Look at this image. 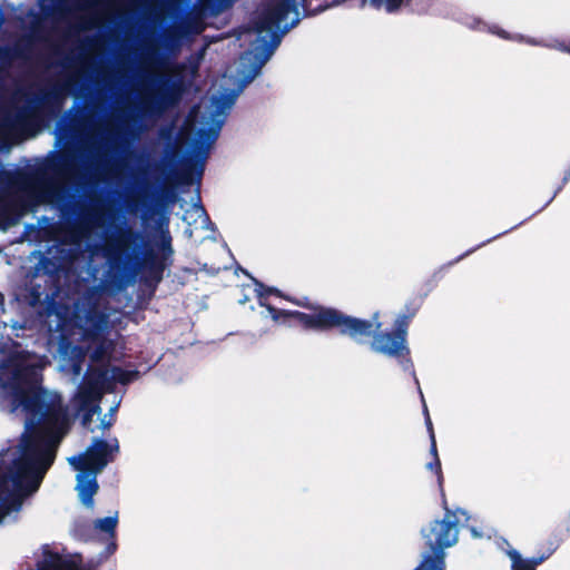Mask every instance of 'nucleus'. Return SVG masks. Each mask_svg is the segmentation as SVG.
I'll list each match as a JSON object with an SVG mask.
<instances>
[{
	"instance_id": "obj_1",
	"label": "nucleus",
	"mask_w": 570,
	"mask_h": 570,
	"mask_svg": "<svg viewBox=\"0 0 570 570\" xmlns=\"http://www.w3.org/2000/svg\"><path fill=\"white\" fill-rule=\"evenodd\" d=\"M0 407L8 413L21 410L26 416L20 453L9 465L7 479L13 488L36 493L68 426L62 399L42 386L39 367L11 353L0 363Z\"/></svg>"
},
{
	"instance_id": "obj_2",
	"label": "nucleus",
	"mask_w": 570,
	"mask_h": 570,
	"mask_svg": "<svg viewBox=\"0 0 570 570\" xmlns=\"http://www.w3.org/2000/svg\"><path fill=\"white\" fill-rule=\"evenodd\" d=\"M116 166L97 151L80 171L76 150L67 148L50 151L33 173V186L17 196L24 213H33L40 205H56L63 218L77 216L81 228L95 218V209L71 200L65 183L73 179L77 186L92 187L115 173Z\"/></svg>"
},
{
	"instance_id": "obj_3",
	"label": "nucleus",
	"mask_w": 570,
	"mask_h": 570,
	"mask_svg": "<svg viewBox=\"0 0 570 570\" xmlns=\"http://www.w3.org/2000/svg\"><path fill=\"white\" fill-rule=\"evenodd\" d=\"M258 303L266 307L272 320L287 327H301L303 331L331 332L336 331L342 336L368 334L371 324L358 317L347 315L342 311L313 304L307 298L298 299L285 295L276 287H266L256 283Z\"/></svg>"
},
{
	"instance_id": "obj_4",
	"label": "nucleus",
	"mask_w": 570,
	"mask_h": 570,
	"mask_svg": "<svg viewBox=\"0 0 570 570\" xmlns=\"http://www.w3.org/2000/svg\"><path fill=\"white\" fill-rule=\"evenodd\" d=\"M421 303L417 301L407 302L401 313L393 323L391 331H382V323L379 321L380 313L373 314L372 320H365L371 324L368 334H357L348 336L357 343H364L366 338L372 336L371 350L377 354L395 358L405 370L413 368L411 358V350L407 345L409 327L419 312ZM364 321V318H362Z\"/></svg>"
},
{
	"instance_id": "obj_5",
	"label": "nucleus",
	"mask_w": 570,
	"mask_h": 570,
	"mask_svg": "<svg viewBox=\"0 0 570 570\" xmlns=\"http://www.w3.org/2000/svg\"><path fill=\"white\" fill-rule=\"evenodd\" d=\"M458 514L466 515L464 510L458 509L455 511H451L445 508L444 518L442 520H434L430 523L429 528L421 530L432 556H428L424 563L415 570L444 569V549L450 548L458 542L460 522Z\"/></svg>"
},
{
	"instance_id": "obj_6",
	"label": "nucleus",
	"mask_w": 570,
	"mask_h": 570,
	"mask_svg": "<svg viewBox=\"0 0 570 570\" xmlns=\"http://www.w3.org/2000/svg\"><path fill=\"white\" fill-rule=\"evenodd\" d=\"M141 238V234L131 227L119 228L116 237L109 240L105 248L110 269L124 274L128 266L137 259L135 249Z\"/></svg>"
},
{
	"instance_id": "obj_7",
	"label": "nucleus",
	"mask_w": 570,
	"mask_h": 570,
	"mask_svg": "<svg viewBox=\"0 0 570 570\" xmlns=\"http://www.w3.org/2000/svg\"><path fill=\"white\" fill-rule=\"evenodd\" d=\"M118 451L117 440H115V445H111L106 440L95 439L82 454L71 456L68 461L75 470L81 473L98 474L109 462L114 461V452Z\"/></svg>"
},
{
	"instance_id": "obj_8",
	"label": "nucleus",
	"mask_w": 570,
	"mask_h": 570,
	"mask_svg": "<svg viewBox=\"0 0 570 570\" xmlns=\"http://www.w3.org/2000/svg\"><path fill=\"white\" fill-rule=\"evenodd\" d=\"M67 263L66 249L57 247L53 252H48L47 255H40L38 263L32 267L31 276L33 279L43 278L51 295H57L61 288V278Z\"/></svg>"
},
{
	"instance_id": "obj_9",
	"label": "nucleus",
	"mask_w": 570,
	"mask_h": 570,
	"mask_svg": "<svg viewBox=\"0 0 570 570\" xmlns=\"http://www.w3.org/2000/svg\"><path fill=\"white\" fill-rule=\"evenodd\" d=\"M181 94V87L178 82L163 78L158 90L140 104L141 116H160L167 108L175 106Z\"/></svg>"
},
{
	"instance_id": "obj_10",
	"label": "nucleus",
	"mask_w": 570,
	"mask_h": 570,
	"mask_svg": "<svg viewBox=\"0 0 570 570\" xmlns=\"http://www.w3.org/2000/svg\"><path fill=\"white\" fill-rule=\"evenodd\" d=\"M111 389L112 383L108 368L105 365H89L79 385L78 394L83 402H87L100 400L102 393Z\"/></svg>"
},
{
	"instance_id": "obj_11",
	"label": "nucleus",
	"mask_w": 570,
	"mask_h": 570,
	"mask_svg": "<svg viewBox=\"0 0 570 570\" xmlns=\"http://www.w3.org/2000/svg\"><path fill=\"white\" fill-rule=\"evenodd\" d=\"M163 255L159 256L153 249L144 253V267L146 272V284L156 287L164 278V272L167 267V258L171 256L173 248L170 237L164 238L160 244Z\"/></svg>"
},
{
	"instance_id": "obj_12",
	"label": "nucleus",
	"mask_w": 570,
	"mask_h": 570,
	"mask_svg": "<svg viewBox=\"0 0 570 570\" xmlns=\"http://www.w3.org/2000/svg\"><path fill=\"white\" fill-rule=\"evenodd\" d=\"M109 316L96 306H91L86 312V323L82 335L85 340H97L101 335H108Z\"/></svg>"
},
{
	"instance_id": "obj_13",
	"label": "nucleus",
	"mask_w": 570,
	"mask_h": 570,
	"mask_svg": "<svg viewBox=\"0 0 570 570\" xmlns=\"http://www.w3.org/2000/svg\"><path fill=\"white\" fill-rule=\"evenodd\" d=\"M55 295H51L49 288L46 287V283H38V279L31 281L20 293V299L30 307H37L43 305Z\"/></svg>"
},
{
	"instance_id": "obj_14",
	"label": "nucleus",
	"mask_w": 570,
	"mask_h": 570,
	"mask_svg": "<svg viewBox=\"0 0 570 570\" xmlns=\"http://www.w3.org/2000/svg\"><path fill=\"white\" fill-rule=\"evenodd\" d=\"M59 353L63 356H69L72 373L75 375H79L82 371L87 350L81 345L72 344L70 341L61 340L59 344Z\"/></svg>"
},
{
	"instance_id": "obj_15",
	"label": "nucleus",
	"mask_w": 570,
	"mask_h": 570,
	"mask_svg": "<svg viewBox=\"0 0 570 570\" xmlns=\"http://www.w3.org/2000/svg\"><path fill=\"white\" fill-rule=\"evenodd\" d=\"M97 474H85L79 472L77 475V487L81 502L87 507H92L94 495L97 493L99 485L96 479Z\"/></svg>"
},
{
	"instance_id": "obj_16",
	"label": "nucleus",
	"mask_w": 570,
	"mask_h": 570,
	"mask_svg": "<svg viewBox=\"0 0 570 570\" xmlns=\"http://www.w3.org/2000/svg\"><path fill=\"white\" fill-rule=\"evenodd\" d=\"M553 551L554 549H550L547 553L529 559H523L515 549L508 550L507 554L511 560V570H537V567L544 562Z\"/></svg>"
},
{
	"instance_id": "obj_17",
	"label": "nucleus",
	"mask_w": 570,
	"mask_h": 570,
	"mask_svg": "<svg viewBox=\"0 0 570 570\" xmlns=\"http://www.w3.org/2000/svg\"><path fill=\"white\" fill-rule=\"evenodd\" d=\"M39 570H81L80 562L71 558L60 556L58 552L49 551L42 561Z\"/></svg>"
},
{
	"instance_id": "obj_18",
	"label": "nucleus",
	"mask_w": 570,
	"mask_h": 570,
	"mask_svg": "<svg viewBox=\"0 0 570 570\" xmlns=\"http://www.w3.org/2000/svg\"><path fill=\"white\" fill-rule=\"evenodd\" d=\"M90 344H94V348L89 355L91 363H102L109 360L110 354L115 348L112 340L108 338V335H101L97 340H87Z\"/></svg>"
},
{
	"instance_id": "obj_19",
	"label": "nucleus",
	"mask_w": 570,
	"mask_h": 570,
	"mask_svg": "<svg viewBox=\"0 0 570 570\" xmlns=\"http://www.w3.org/2000/svg\"><path fill=\"white\" fill-rule=\"evenodd\" d=\"M24 214L17 196L6 199L0 205V219L3 226L14 224Z\"/></svg>"
},
{
	"instance_id": "obj_20",
	"label": "nucleus",
	"mask_w": 570,
	"mask_h": 570,
	"mask_svg": "<svg viewBox=\"0 0 570 570\" xmlns=\"http://www.w3.org/2000/svg\"><path fill=\"white\" fill-rule=\"evenodd\" d=\"M102 0H86L81 4V9L87 11L89 14L81 18L80 23L76 27L77 30H88L96 26L98 21V11L105 7Z\"/></svg>"
},
{
	"instance_id": "obj_21",
	"label": "nucleus",
	"mask_w": 570,
	"mask_h": 570,
	"mask_svg": "<svg viewBox=\"0 0 570 570\" xmlns=\"http://www.w3.org/2000/svg\"><path fill=\"white\" fill-rule=\"evenodd\" d=\"M32 494L33 493H27L24 490H18L17 488H13L11 492L1 499V504L6 509V514L10 511L19 510L23 500Z\"/></svg>"
},
{
	"instance_id": "obj_22",
	"label": "nucleus",
	"mask_w": 570,
	"mask_h": 570,
	"mask_svg": "<svg viewBox=\"0 0 570 570\" xmlns=\"http://www.w3.org/2000/svg\"><path fill=\"white\" fill-rule=\"evenodd\" d=\"M99 401L100 400H90L83 402V399L78 395V410L82 412L81 423L83 426H88L94 415L100 411Z\"/></svg>"
},
{
	"instance_id": "obj_23",
	"label": "nucleus",
	"mask_w": 570,
	"mask_h": 570,
	"mask_svg": "<svg viewBox=\"0 0 570 570\" xmlns=\"http://www.w3.org/2000/svg\"><path fill=\"white\" fill-rule=\"evenodd\" d=\"M194 163L188 160L180 170L174 174V183L176 185L189 186L194 181L193 171Z\"/></svg>"
},
{
	"instance_id": "obj_24",
	"label": "nucleus",
	"mask_w": 570,
	"mask_h": 570,
	"mask_svg": "<svg viewBox=\"0 0 570 570\" xmlns=\"http://www.w3.org/2000/svg\"><path fill=\"white\" fill-rule=\"evenodd\" d=\"M138 375V372L137 371H129V370H125L120 366H114L112 370H111V383L112 382H117V383H120L122 385H126V384H129L130 382H132Z\"/></svg>"
},
{
	"instance_id": "obj_25",
	"label": "nucleus",
	"mask_w": 570,
	"mask_h": 570,
	"mask_svg": "<svg viewBox=\"0 0 570 570\" xmlns=\"http://www.w3.org/2000/svg\"><path fill=\"white\" fill-rule=\"evenodd\" d=\"M117 522H118L117 517H106L102 519H98L96 521V528L110 534V537L114 538Z\"/></svg>"
},
{
	"instance_id": "obj_26",
	"label": "nucleus",
	"mask_w": 570,
	"mask_h": 570,
	"mask_svg": "<svg viewBox=\"0 0 570 570\" xmlns=\"http://www.w3.org/2000/svg\"><path fill=\"white\" fill-rule=\"evenodd\" d=\"M1 59H18L24 57V50L21 46H16L13 48L4 49L3 55L0 56Z\"/></svg>"
},
{
	"instance_id": "obj_27",
	"label": "nucleus",
	"mask_w": 570,
	"mask_h": 570,
	"mask_svg": "<svg viewBox=\"0 0 570 570\" xmlns=\"http://www.w3.org/2000/svg\"><path fill=\"white\" fill-rule=\"evenodd\" d=\"M426 468L436 474L439 485L442 488L444 479H443L440 458L436 456V459H433L432 462L428 463Z\"/></svg>"
},
{
	"instance_id": "obj_28",
	"label": "nucleus",
	"mask_w": 570,
	"mask_h": 570,
	"mask_svg": "<svg viewBox=\"0 0 570 570\" xmlns=\"http://www.w3.org/2000/svg\"><path fill=\"white\" fill-rule=\"evenodd\" d=\"M117 550V543L115 541V537L107 543L104 552L99 556V562L107 560L110 556H112Z\"/></svg>"
},
{
	"instance_id": "obj_29",
	"label": "nucleus",
	"mask_w": 570,
	"mask_h": 570,
	"mask_svg": "<svg viewBox=\"0 0 570 570\" xmlns=\"http://www.w3.org/2000/svg\"><path fill=\"white\" fill-rule=\"evenodd\" d=\"M161 199L166 202H175L176 193L173 186H164L160 191Z\"/></svg>"
},
{
	"instance_id": "obj_30",
	"label": "nucleus",
	"mask_w": 570,
	"mask_h": 570,
	"mask_svg": "<svg viewBox=\"0 0 570 570\" xmlns=\"http://www.w3.org/2000/svg\"><path fill=\"white\" fill-rule=\"evenodd\" d=\"M29 114H30V110H29V109H27V108H21V109H19V110L14 114V116L12 117V119H11V120H12L13 122H19V124H21V122L26 121V119L28 118Z\"/></svg>"
},
{
	"instance_id": "obj_31",
	"label": "nucleus",
	"mask_w": 570,
	"mask_h": 570,
	"mask_svg": "<svg viewBox=\"0 0 570 570\" xmlns=\"http://www.w3.org/2000/svg\"><path fill=\"white\" fill-rule=\"evenodd\" d=\"M424 414H425V424H426V429H428V432H429V436H430V439H435L433 423L431 421V417H430V414H429V411H428L426 406H424Z\"/></svg>"
},
{
	"instance_id": "obj_32",
	"label": "nucleus",
	"mask_w": 570,
	"mask_h": 570,
	"mask_svg": "<svg viewBox=\"0 0 570 570\" xmlns=\"http://www.w3.org/2000/svg\"><path fill=\"white\" fill-rule=\"evenodd\" d=\"M430 453L433 455V459H436V456H439L438 454V448H436V440L435 439H430Z\"/></svg>"
},
{
	"instance_id": "obj_33",
	"label": "nucleus",
	"mask_w": 570,
	"mask_h": 570,
	"mask_svg": "<svg viewBox=\"0 0 570 570\" xmlns=\"http://www.w3.org/2000/svg\"><path fill=\"white\" fill-rule=\"evenodd\" d=\"M114 421L115 420L112 417H110L109 420L104 419L101 421V428L102 429H109L114 424Z\"/></svg>"
},
{
	"instance_id": "obj_34",
	"label": "nucleus",
	"mask_w": 570,
	"mask_h": 570,
	"mask_svg": "<svg viewBox=\"0 0 570 570\" xmlns=\"http://www.w3.org/2000/svg\"><path fill=\"white\" fill-rule=\"evenodd\" d=\"M203 173H204V164H200V165H199V167H198V168H197V170H196V174H197V183H198V184L200 183V179H202Z\"/></svg>"
},
{
	"instance_id": "obj_35",
	"label": "nucleus",
	"mask_w": 570,
	"mask_h": 570,
	"mask_svg": "<svg viewBox=\"0 0 570 570\" xmlns=\"http://www.w3.org/2000/svg\"><path fill=\"white\" fill-rule=\"evenodd\" d=\"M4 305V296L3 294L0 292V306H3Z\"/></svg>"
},
{
	"instance_id": "obj_36",
	"label": "nucleus",
	"mask_w": 570,
	"mask_h": 570,
	"mask_svg": "<svg viewBox=\"0 0 570 570\" xmlns=\"http://www.w3.org/2000/svg\"><path fill=\"white\" fill-rule=\"evenodd\" d=\"M4 22V17L2 14V12L0 11V27L3 24Z\"/></svg>"
},
{
	"instance_id": "obj_37",
	"label": "nucleus",
	"mask_w": 570,
	"mask_h": 570,
	"mask_svg": "<svg viewBox=\"0 0 570 570\" xmlns=\"http://www.w3.org/2000/svg\"><path fill=\"white\" fill-rule=\"evenodd\" d=\"M567 531L570 533V512H569V515H568Z\"/></svg>"
},
{
	"instance_id": "obj_38",
	"label": "nucleus",
	"mask_w": 570,
	"mask_h": 570,
	"mask_svg": "<svg viewBox=\"0 0 570 570\" xmlns=\"http://www.w3.org/2000/svg\"><path fill=\"white\" fill-rule=\"evenodd\" d=\"M51 98H56L53 95H48L45 97V101H49Z\"/></svg>"
},
{
	"instance_id": "obj_39",
	"label": "nucleus",
	"mask_w": 570,
	"mask_h": 570,
	"mask_svg": "<svg viewBox=\"0 0 570 570\" xmlns=\"http://www.w3.org/2000/svg\"><path fill=\"white\" fill-rule=\"evenodd\" d=\"M115 411H116V407H112V409L110 410V417H112V415H114Z\"/></svg>"
},
{
	"instance_id": "obj_40",
	"label": "nucleus",
	"mask_w": 570,
	"mask_h": 570,
	"mask_svg": "<svg viewBox=\"0 0 570 570\" xmlns=\"http://www.w3.org/2000/svg\"><path fill=\"white\" fill-rule=\"evenodd\" d=\"M0 226H3V223H2V220H1V219H0Z\"/></svg>"
}]
</instances>
